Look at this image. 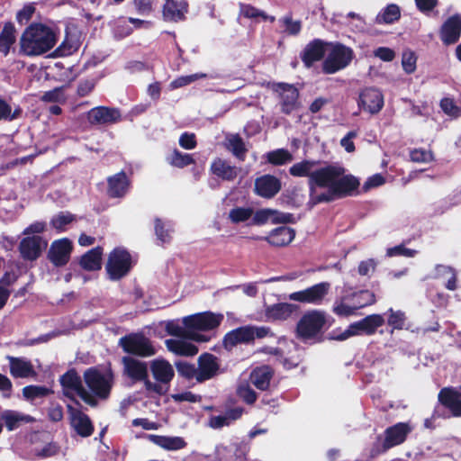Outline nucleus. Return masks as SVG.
Returning a JSON list of instances; mask_svg holds the SVG:
<instances>
[{"label": "nucleus", "mask_w": 461, "mask_h": 461, "mask_svg": "<svg viewBox=\"0 0 461 461\" xmlns=\"http://www.w3.org/2000/svg\"><path fill=\"white\" fill-rule=\"evenodd\" d=\"M384 319L380 314H371L357 321L363 334L371 335L377 328L383 326Z\"/></svg>", "instance_id": "79ce46f5"}, {"label": "nucleus", "mask_w": 461, "mask_h": 461, "mask_svg": "<svg viewBox=\"0 0 461 461\" xmlns=\"http://www.w3.org/2000/svg\"><path fill=\"white\" fill-rule=\"evenodd\" d=\"M16 41V30L13 23L5 24L0 32V53L7 56Z\"/></svg>", "instance_id": "ea45409f"}, {"label": "nucleus", "mask_w": 461, "mask_h": 461, "mask_svg": "<svg viewBox=\"0 0 461 461\" xmlns=\"http://www.w3.org/2000/svg\"><path fill=\"white\" fill-rule=\"evenodd\" d=\"M113 26L115 35L121 38L128 36L132 32L129 19L123 17L115 20Z\"/></svg>", "instance_id": "5fc2aeb1"}, {"label": "nucleus", "mask_w": 461, "mask_h": 461, "mask_svg": "<svg viewBox=\"0 0 461 461\" xmlns=\"http://www.w3.org/2000/svg\"><path fill=\"white\" fill-rule=\"evenodd\" d=\"M220 361L214 355L202 354L197 360L195 380L202 383L213 378L220 373Z\"/></svg>", "instance_id": "2eb2a0df"}, {"label": "nucleus", "mask_w": 461, "mask_h": 461, "mask_svg": "<svg viewBox=\"0 0 461 461\" xmlns=\"http://www.w3.org/2000/svg\"><path fill=\"white\" fill-rule=\"evenodd\" d=\"M186 12L187 4L184 0H166L163 6V17L169 22L183 20Z\"/></svg>", "instance_id": "c756f323"}, {"label": "nucleus", "mask_w": 461, "mask_h": 461, "mask_svg": "<svg viewBox=\"0 0 461 461\" xmlns=\"http://www.w3.org/2000/svg\"><path fill=\"white\" fill-rule=\"evenodd\" d=\"M440 107L445 113L451 117H458L461 113L460 109L455 104L454 101L450 98H443L440 101Z\"/></svg>", "instance_id": "680f3d73"}, {"label": "nucleus", "mask_w": 461, "mask_h": 461, "mask_svg": "<svg viewBox=\"0 0 461 461\" xmlns=\"http://www.w3.org/2000/svg\"><path fill=\"white\" fill-rule=\"evenodd\" d=\"M353 50L345 45L330 44L328 55L323 61L322 69L326 74H334L349 65L353 59Z\"/></svg>", "instance_id": "6e6552de"}, {"label": "nucleus", "mask_w": 461, "mask_h": 461, "mask_svg": "<svg viewBox=\"0 0 461 461\" xmlns=\"http://www.w3.org/2000/svg\"><path fill=\"white\" fill-rule=\"evenodd\" d=\"M155 230L158 239L162 242L166 243L170 240L171 226L169 223H164L160 220H156Z\"/></svg>", "instance_id": "bf43d9fd"}, {"label": "nucleus", "mask_w": 461, "mask_h": 461, "mask_svg": "<svg viewBox=\"0 0 461 461\" xmlns=\"http://www.w3.org/2000/svg\"><path fill=\"white\" fill-rule=\"evenodd\" d=\"M88 120L96 124L114 123L121 120V113L116 108L98 106L89 111Z\"/></svg>", "instance_id": "b1692460"}, {"label": "nucleus", "mask_w": 461, "mask_h": 461, "mask_svg": "<svg viewBox=\"0 0 461 461\" xmlns=\"http://www.w3.org/2000/svg\"><path fill=\"white\" fill-rule=\"evenodd\" d=\"M273 376L272 369L267 366L255 368L250 374L251 383L259 390H266Z\"/></svg>", "instance_id": "e433bc0d"}, {"label": "nucleus", "mask_w": 461, "mask_h": 461, "mask_svg": "<svg viewBox=\"0 0 461 461\" xmlns=\"http://www.w3.org/2000/svg\"><path fill=\"white\" fill-rule=\"evenodd\" d=\"M50 390L45 386L28 385L23 387V395L25 399L32 401L48 395Z\"/></svg>", "instance_id": "8fccbe9b"}, {"label": "nucleus", "mask_w": 461, "mask_h": 461, "mask_svg": "<svg viewBox=\"0 0 461 461\" xmlns=\"http://www.w3.org/2000/svg\"><path fill=\"white\" fill-rule=\"evenodd\" d=\"M225 147L239 159H244L247 149L242 139L238 134H228L225 138Z\"/></svg>", "instance_id": "a19ab883"}, {"label": "nucleus", "mask_w": 461, "mask_h": 461, "mask_svg": "<svg viewBox=\"0 0 461 461\" xmlns=\"http://www.w3.org/2000/svg\"><path fill=\"white\" fill-rule=\"evenodd\" d=\"M289 173L294 177H307L311 206L330 203L352 195L358 188L359 180L336 163L303 159L294 164Z\"/></svg>", "instance_id": "f257e3e1"}, {"label": "nucleus", "mask_w": 461, "mask_h": 461, "mask_svg": "<svg viewBox=\"0 0 461 461\" xmlns=\"http://www.w3.org/2000/svg\"><path fill=\"white\" fill-rule=\"evenodd\" d=\"M331 288L329 282H321L288 295L289 300L301 303L321 305Z\"/></svg>", "instance_id": "9b49d317"}, {"label": "nucleus", "mask_w": 461, "mask_h": 461, "mask_svg": "<svg viewBox=\"0 0 461 461\" xmlns=\"http://www.w3.org/2000/svg\"><path fill=\"white\" fill-rule=\"evenodd\" d=\"M461 34V16L455 14L449 17L442 25L440 31V38L447 44L456 42Z\"/></svg>", "instance_id": "393cba45"}, {"label": "nucleus", "mask_w": 461, "mask_h": 461, "mask_svg": "<svg viewBox=\"0 0 461 461\" xmlns=\"http://www.w3.org/2000/svg\"><path fill=\"white\" fill-rule=\"evenodd\" d=\"M326 323L325 313L312 310L305 312L297 323V335L303 340L314 339L321 332Z\"/></svg>", "instance_id": "0eeeda50"}, {"label": "nucleus", "mask_w": 461, "mask_h": 461, "mask_svg": "<svg viewBox=\"0 0 461 461\" xmlns=\"http://www.w3.org/2000/svg\"><path fill=\"white\" fill-rule=\"evenodd\" d=\"M280 189V180L271 175L262 176L255 181V193L264 198L275 196Z\"/></svg>", "instance_id": "5701e85b"}, {"label": "nucleus", "mask_w": 461, "mask_h": 461, "mask_svg": "<svg viewBox=\"0 0 461 461\" xmlns=\"http://www.w3.org/2000/svg\"><path fill=\"white\" fill-rule=\"evenodd\" d=\"M1 419L9 431L18 429L23 424L35 421L32 416L14 410L4 411L1 414Z\"/></svg>", "instance_id": "473e14b6"}, {"label": "nucleus", "mask_w": 461, "mask_h": 461, "mask_svg": "<svg viewBox=\"0 0 461 461\" xmlns=\"http://www.w3.org/2000/svg\"><path fill=\"white\" fill-rule=\"evenodd\" d=\"M222 320V314L206 312L184 317L182 324L189 330V339L197 342H206L210 340V337L199 332L216 329Z\"/></svg>", "instance_id": "20e7f679"}, {"label": "nucleus", "mask_w": 461, "mask_h": 461, "mask_svg": "<svg viewBox=\"0 0 461 461\" xmlns=\"http://www.w3.org/2000/svg\"><path fill=\"white\" fill-rule=\"evenodd\" d=\"M294 237L295 231L292 228L282 226L271 230L267 236L258 238V240H266L275 247H284L290 244Z\"/></svg>", "instance_id": "a878e982"}, {"label": "nucleus", "mask_w": 461, "mask_h": 461, "mask_svg": "<svg viewBox=\"0 0 461 461\" xmlns=\"http://www.w3.org/2000/svg\"><path fill=\"white\" fill-rule=\"evenodd\" d=\"M211 173L226 181L234 180L240 169L221 158H215L210 167Z\"/></svg>", "instance_id": "2f4dec72"}, {"label": "nucleus", "mask_w": 461, "mask_h": 461, "mask_svg": "<svg viewBox=\"0 0 461 461\" xmlns=\"http://www.w3.org/2000/svg\"><path fill=\"white\" fill-rule=\"evenodd\" d=\"M21 113L20 109H15L14 113H12L11 106L5 103L4 100L0 99V120H13L19 116Z\"/></svg>", "instance_id": "0e129e2a"}, {"label": "nucleus", "mask_w": 461, "mask_h": 461, "mask_svg": "<svg viewBox=\"0 0 461 461\" xmlns=\"http://www.w3.org/2000/svg\"><path fill=\"white\" fill-rule=\"evenodd\" d=\"M130 182L124 172L108 178V194L111 197H122L129 190Z\"/></svg>", "instance_id": "72a5a7b5"}, {"label": "nucleus", "mask_w": 461, "mask_h": 461, "mask_svg": "<svg viewBox=\"0 0 461 461\" xmlns=\"http://www.w3.org/2000/svg\"><path fill=\"white\" fill-rule=\"evenodd\" d=\"M71 250L72 243L68 239L55 240L50 246L49 258L55 266H64L69 260Z\"/></svg>", "instance_id": "aec40b11"}, {"label": "nucleus", "mask_w": 461, "mask_h": 461, "mask_svg": "<svg viewBox=\"0 0 461 461\" xmlns=\"http://www.w3.org/2000/svg\"><path fill=\"white\" fill-rule=\"evenodd\" d=\"M401 16L400 8L397 5L391 4L382 9L375 17L378 24H390L397 21Z\"/></svg>", "instance_id": "c03bdc74"}, {"label": "nucleus", "mask_w": 461, "mask_h": 461, "mask_svg": "<svg viewBox=\"0 0 461 461\" xmlns=\"http://www.w3.org/2000/svg\"><path fill=\"white\" fill-rule=\"evenodd\" d=\"M59 40L58 32L41 23H32L22 33L19 41V53L34 58L51 50Z\"/></svg>", "instance_id": "f03ea898"}, {"label": "nucleus", "mask_w": 461, "mask_h": 461, "mask_svg": "<svg viewBox=\"0 0 461 461\" xmlns=\"http://www.w3.org/2000/svg\"><path fill=\"white\" fill-rule=\"evenodd\" d=\"M274 90L280 96L281 111L285 114H291L300 107L299 91L293 85L278 83L274 86Z\"/></svg>", "instance_id": "4468645a"}, {"label": "nucleus", "mask_w": 461, "mask_h": 461, "mask_svg": "<svg viewBox=\"0 0 461 461\" xmlns=\"http://www.w3.org/2000/svg\"><path fill=\"white\" fill-rule=\"evenodd\" d=\"M437 276L446 280V287L454 291L456 288V276L453 268L439 265L436 267Z\"/></svg>", "instance_id": "49530a36"}, {"label": "nucleus", "mask_w": 461, "mask_h": 461, "mask_svg": "<svg viewBox=\"0 0 461 461\" xmlns=\"http://www.w3.org/2000/svg\"><path fill=\"white\" fill-rule=\"evenodd\" d=\"M84 380L94 395L100 399L108 398L113 384V375L110 370L88 368L84 373Z\"/></svg>", "instance_id": "39448f33"}, {"label": "nucleus", "mask_w": 461, "mask_h": 461, "mask_svg": "<svg viewBox=\"0 0 461 461\" xmlns=\"http://www.w3.org/2000/svg\"><path fill=\"white\" fill-rule=\"evenodd\" d=\"M167 348L179 356H194L198 352L197 347L183 339H169L165 341Z\"/></svg>", "instance_id": "c9c22d12"}, {"label": "nucleus", "mask_w": 461, "mask_h": 461, "mask_svg": "<svg viewBox=\"0 0 461 461\" xmlns=\"http://www.w3.org/2000/svg\"><path fill=\"white\" fill-rule=\"evenodd\" d=\"M124 351L140 357H150L156 350L150 340L141 334H131L120 339Z\"/></svg>", "instance_id": "ddd939ff"}, {"label": "nucleus", "mask_w": 461, "mask_h": 461, "mask_svg": "<svg viewBox=\"0 0 461 461\" xmlns=\"http://www.w3.org/2000/svg\"><path fill=\"white\" fill-rule=\"evenodd\" d=\"M240 14L249 19L261 18L263 20H268L271 23L275 22L274 16L266 14L263 11L247 4H240Z\"/></svg>", "instance_id": "de8ad7c7"}, {"label": "nucleus", "mask_w": 461, "mask_h": 461, "mask_svg": "<svg viewBox=\"0 0 461 461\" xmlns=\"http://www.w3.org/2000/svg\"><path fill=\"white\" fill-rule=\"evenodd\" d=\"M358 106L370 114H375L384 106V95L376 88H366L359 95Z\"/></svg>", "instance_id": "f3484780"}, {"label": "nucleus", "mask_w": 461, "mask_h": 461, "mask_svg": "<svg viewBox=\"0 0 461 461\" xmlns=\"http://www.w3.org/2000/svg\"><path fill=\"white\" fill-rule=\"evenodd\" d=\"M64 393L69 397L79 396L86 403L95 405L93 396L82 386L81 379L74 370H69L60 377Z\"/></svg>", "instance_id": "f8f14e48"}, {"label": "nucleus", "mask_w": 461, "mask_h": 461, "mask_svg": "<svg viewBox=\"0 0 461 461\" xmlns=\"http://www.w3.org/2000/svg\"><path fill=\"white\" fill-rule=\"evenodd\" d=\"M416 61H417V58H416L414 52H412L411 50H405L402 53V66L403 70L407 74H411L415 71Z\"/></svg>", "instance_id": "13d9d810"}, {"label": "nucleus", "mask_w": 461, "mask_h": 461, "mask_svg": "<svg viewBox=\"0 0 461 461\" xmlns=\"http://www.w3.org/2000/svg\"><path fill=\"white\" fill-rule=\"evenodd\" d=\"M165 330L167 334L178 338H189V330L183 324L181 325L178 321H169L166 323Z\"/></svg>", "instance_id": "3c124183"}, {"label": "nucleus", "mask_w": 461, "mask_h": 461, "mask_svg": "<svg viewBox=\"0 0 461 461\" xmlns=\"http://www.w3.org/2000/svg\"><path fill=\"white\" fill-rule=\"evenodd\" d=\"M35 12V7L32 4L25 5L16 14V20L19 23L24 24L28 23Z\"/></svg>", "instance_id": "e2e57ef3"}, {"label": "nucleus", "mask_w": 461, "mask_h": 461, "mask_svg": "<svg viewBox=\"0 0 461 461\" xmlns=\"http://www.w3.org/2000/svg\"><path fill=\"white\" fill-rule=\"evenodd\" d=\"M167 159L170 165L176 167H184L194 163V158L190 154L181 153L178 150H174Z\"/></svg>", "instance_id": "09e8293b"}, {"label": "nucleus", "mask_w": 461, "mask_h": 461, "mask_svg": "<svg viewBox=\"0 0 461 461\" xmlns=\"http://www.w3.org/2000/svg\"><path fill=\"white\" fill-rule=\"evenodd\" d=\"M352 296L356 307V312L366 306L373 305L376 302V297L374 292L365 289L355 291L352 289Z\"/></svg>", "instance_id": "37998d69"}, {"label": "nucleus", "mask_w": 461, "mask_h": 461, "mask_svg": "<svg viewBox=\"0 0 461 461\" xmlns=\"http://www.w3.org/2000/svg\"><path fill=\"white\" fill-rule=\"evenodd\" d=\"M267 160L275 165L280 166L289 163L293 160V155L287 149H278L266 154Z\"/></svg>", "instance_id": "a18cd8bd"}, {"label": "nucleus", "mask_w": 461, "mask_h": 461, "mask_svg": "<svg viewBox=\"0 0 461 461\" xmlns=\"http://www.w3.org/2000/svg\"><path fill=\"white\" fill-rule=\"evenodd\" d=\"M389 326L396 330H402L405 323V315L401 311L389 310V316L387 319Z\"/></svg>", "instance_id": "4d7b16f0"}, {"label": "nucleus", "mask_w": 461, "mask_h": 461, "mask_svg": "<svg viewBox=\"0 0 461 461\" xmlns=\"http://www.w3.org/2000/svg\"><path fill=\"white\" fill-rule=\"evenodd\" d=\"M10 373L15 378L32 377L36 372L30 360L23 357H8Z\"/></svg>", "instance_id": "7c9ffc66"}, {"label": "nucleus", "mask_w": 461, "mask_h": 461, "mask_svg": "<svg viewBox=\"0 0 461 461\" xmlns=\"http://www.w3.org/2000/svg\"><path fill=\"white\" fill-rule=\"evenodd\" d=\"M46 248L47 241L36 235L23 239L19 246L22 257L31 261L37 259Z\"/></svg>", "instance_id": "a211bd4d"}, {"label": "nucleus", "mask_w": 461, "mask_h": 461, "mask_svg": "<svg viewBox=\"0 0 461 461\" xmlns=\"http://www.w3.org/2000/svg\"><path fill=\"white\" fill-rule=\"evenodd\" d=\"M274 337L269 327L266 326H243L228 332L223 339L226 348H231L239 343H249L255 339Z\"/></svg>", "instance_id": "423d86ee"}, {"label": "nucleus", "mask_w": 461, "mask_h": 461, "mask_svg": "<svg viewBox=\"0 0 461 461\" xmlns=\"http://www.w3.org/2000/svg\"><path fill=\"white\" fill-rule=\"evenodd\" d=\"M227 219L235 225L261 226L271 222L285 223L291 215L270 208L254 210L251 206H234L228 212Z\"/></svg>", "instance_id": "7ed1b4c3"}, {"label": "nucleus", "mask_w": 461, "mask_h": 461, "mask_svg": "<svg viewBox=\"0 0 461 461\" xmlns=\"http://www.w3.org/2000/svg\"><path fill=\"white\" fill-rule=\"evenodd\" d=\"M332 312L339 317H349L357 313L352 296V288L348 285H344L339 294L335 298L332 304Z\"/></svg>", "instance_id": "dca6fc26"}, {"label": "nucleus", "mask_w": 461, "mask_h": 461, "mask_svg": "<svg viewBox=\"0 0 461 461\" xmlns=\"http://www.w3.org/2000/svg\"><path fill=\"white\" fill-rule=\"evenodd\" d=\"M103 249L100 247L92 249L82 256L80 265L85 270L95 271L99 270L102 266Z\"/></svg>", "instance_id": "58836bf2"}, {"label": "nucleus", "mask_w": 461, "mask_h": 461, "mask_svg": "<svg viewBox=\"0 0 461 461\" xmlns=\"http://www.w3.org/2000/svg\"><path fill=\"white\" fill-rule=\"evenodd\" d=\"M411 159L414 162H429L433 159L432 153L425 149H414L410 154Z\"/></svg>", "instance_id": "774afa93"}, {"label": "nucleus", "mask_w": 461, "mask_h": 461, "mask_svg": "<svg viewBox=\"0 0 461 461\" xmlns=\"http://www.w3.org/2000/svg\"><path fill=\"white\" fill-rule=\"evenodd\" d=\"M147 438L154 445L167 450L176 451L184 448L186 446V442L182 437L178 436H163V435H147Z\"/></svg>", "instance_id": "cd10ccee"}, {"label": "nucleus", "mask_w": 461, "mask_h": 461, "mask_svg": "<svg viewBox=\"0 0 461 461\" xmlns=\"http://www.w3.org/2000/svg\"><path fill=\"white\" fill-rule=\"evenodd\" d=\"M238 395L247 403H253L256 399L257 395L256 393L249 387V384H240L238 387Z\"/></svg>", "instance_id": "338daca9"}, {"label": "nucleus", "mask_w": 461, "mask_h": 461, "mask_svg": "<svg viewBox=\"0 0 461 461\" xmlns=\"http://www.w3.org/2000/svg\"><path fill=\"white\" fill-rule=\"evenodd\" d=\"M438 399L454 416H461V386L459 391L448 388L442 389L438 394Z\"/></svg>", "instance_id": "c85d7f7f"}, {"label": "nucleus", "mask_w": 461, "mask_h": 461, "mask_svg": "<svg viewBox=\"0 0 461 461\" xmlns=\"http://www.w3.org/2000/svg\"><path fill=\"white\" fill-rule=\"evenodd\" d=\"M279 23L284 27V32L288 35H297L301 32V22L293 20L291 15L281 18Z\"/></svg>", "instance_id": "603ef678"}, {"label": "nucleus", "mask_w": 461, "mask_h": 461, "mask_svg": "<svg viewBox=\"0 0 461 461\" xmlns=\"http://www.w3.org/2000/svg\"><path fill=\"white\" fill-rule=\"evenodd\" d=\"M296 311L292 303H280L268 305L265 309L266 319L269 321H285Z\"/></svg>", "instance_id": "bb28decb"}, {"label": "nucleus", "mask_w": 461, "mask_h": 461, "mask_svg": "<svg viewBox=\"0 0 461 461\" xmlns=\"http://www.w3.org/2000/svg\"><path fill=\"white\" fill-rule=\"evenodd\" d=\"M376 261L373 258L363 260L357 267V272L360 276H370L375 270Z\"/></svg>", "instance_id": "69168bd1"}, {"label": "nucleus", "mask_w": 461, "mask_h": 461, "mask_svg": "<svg viewBox=\"0 0 461 461\" xmlns=\"http://www.w3.org/2000/svg\"><path fill=\"white\" fill-rule=\"evenodd\" d=\"M125 374L131 379L136 381H143L145 389L149 393L162 394L161 385L154 384L148 378L147 364L143 361L125 357L122 359Z\"/></svg>", "instance_id": "9d476101"}, {"label": "nucleus", "mask_w": 461, "mask_h": 461, "mask_svg": "<svg viewBox=\"0 0 461 461\" xmlns=\"http://www.w3.org/2000/svg\"><path fill=\"white\" fill-rule=\"evenodd\" d=\"M243 413L240 407L230 410L223 415L212 416L209 420V426L212 429H221L229 426L232 421L240 419Z\"/></svg>", "instance_id": "4c0bfd02"}, {"label": "nucleus", "mask_w": 461, "mask_h": 461, "mask_svg": "<svg viewBox=\"0 0 461 461\" xmlns=\"http://www.w3.org/2000/svg\"><path fill=\"white\" fill-rule=\"evenodd\" d=\"M149 368L153 378L156 380L154 384L161 385L168 384L175 375L172 365L162 358H156L150 362Z\"/></svg>", "instance_id": "6ab92c4d"}, {"label": "nucleus", "mask_w": 461, "mask_h": 461, "mask_svg": "<svg viewBox=\"0 0 461 461\" xmlns=\"http://www.w3.org/2000/svg\"><path fill=\"white\" fill-rule=\"evenodd\" d=\"M132 267L130 253L122 249H114L109 255L105 270L111 280L116 281L125 276Z\"/></svg>", "instance_id": "1a4fd4ad"}, {"label": "nucleus", "mask_w": 461, "mask_h": 461, "mask_svg": "<svg viewBox=\"0 0 461 461\" xmlns=\"http://www.w3.org/2000/svg\"><path fill=\"white\" fill-rule=\"evenodd\" d=\"M206 77V74L203 73H195L188 76H181L170 83V87L173 89H176L187 86L198 79L204 78Z\"/></svg>", "instance_id": "864d4df0"}, {"label": "nucleus", "mask_w": 461, "mask_h": 461, "mask_svg": "<svg viewBox=\"0 0 461 461\" xmlns=\"http://www.w3.org/2000/svg\"><path fill=\"white\" fill-rule=\"evenodd\" d=\"M42 100L45 102L64 103L66 101L64 88L57 87L44 93V95H42Z\"/></svg>", "instance_id": "052dcab7"}, {"label": "nucleus", "mask_w": 461, "mask_h": 461, "mask_svg": "<svg viewBox=\"0 0 461 461\" xmlns=\"http://www.w3.org/2000/svg\"><path fill=\"white\" fill-rule=\"evenodd\" d=\"M411 430V427L408 423L400 422L385 430V438L383 444V450L385 451L394 446L402 444L408 433Z\"/></svg>", "instance_id": "4be33fe9"}, {"label": "nucleus", "mask_w": 461, "mask_h": 461, "mask_svg": "<svg viewBox=\"0 0 461 461\" xmlns=\"http://www.w3.org/2000/svg\"><path fill=\"white\" fill-rule=\"evenodd\" d=\"M74 221V216L68 212H61L51 220V225L59 231L66 230V226Z\"/></svg>", "instance_id": "6e6d98bb"}, {"label": "nucleus", "mask_w": 461, "mask_h": 461, "mask_svg": "<svg viewBox=\"0 0 461 461\" xmlns=\"http://www.w3.org/2000/svg\"><path fill=\"white\" fill-rule=\"evenodd\" d=\"M324 45V41L321 40H314L306 45L302 55V59L306 67H311L315 61L323 57L325 53Z\"/></svg>", "instance_id": "f704fd0d"}, {"label": "nucleus", "mask_w": 461, "mask_h": 461, "mask_svg": "<svg viewBox=\"0 0 461 461\" xmlns=\"http://www.w3.org/2000/svg\"><path fill=\"white\" fill-rule=\"evenodd\" d=\"M71 427L81 437L86 438L94 431L93 424L86 414L77 408L68 406Z\"/></svg>", "instance_id": "412c9836"}]
</instances>
